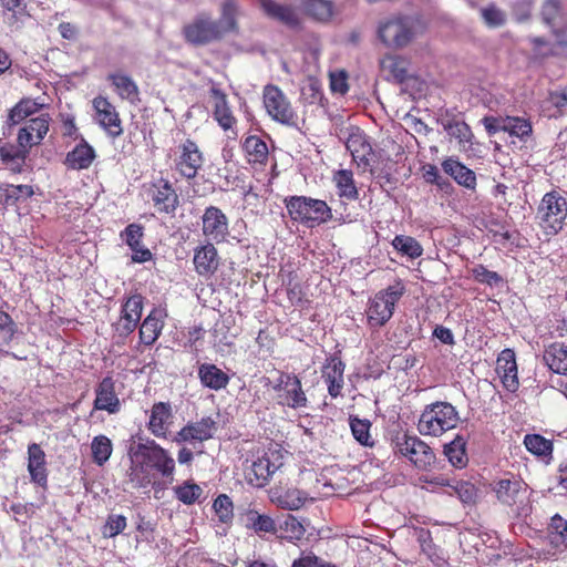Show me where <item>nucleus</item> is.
Returning <instances> with one entry per match:
<instances>
[{"mask_svg":"<svg viewBox=\"0 0 567 567\" xmlns=\"http://www.w3.org/2000/svg\"><path fill=\"white\" fill-rule=\"evenodd\" d=\"M460 422L456 408L450 402L436 401L424 406L416 427L421 435L441 436L453 430Z\"/></svg>","mask_w":567,"mask_h":567,"instance_id":"1","label":"nucleus"},{"mask_svg":"<svg viewBox=\"0 0 567 567\" xmlns=\"http://www.w3.org/2000/svg\"><path fill=\"white\" fill-rule=\"evenodd\" d=\"M284 203L290 218L309 228L332 219V209L324 200L307 196H290L285 198Z\"/></svg>","mask_w":567,"mask_h":567,"instance_id":"2","label":"nucleus"},{"mask_svg":"<svg viewBox=\"0 0 567 567\" xmlns=\"http://www.w3.org/2000/svg\"><path fill=\"white\" fill-rule=\"evenodd\" d=\"M539 228L547 236H556L566 226L567 198L558 190L547 192L537 207Z\"/></svg>","mask_w":567,"mask_h":567,"instance_id":"3","label":"nucleus"},{"mask_svg":"<svg viewBox=\"0 0 567 567\" xmlns=\"http://www.w3.org/2000/svg\"><path fill=\"white\" fill-rule=\"evenodd\" d=\"M394 454L406 457L416 468L429 471L436 461L433 449L416 435L396 432L391 437Z\"/></svg>","mask_w":567,"mask_h":567,"instance_id":"4","label":"nucleus"},{"mask_svg":"<svg viewBox=\"0 0 567 567\" xmlns=\"http://www.w3.org/2000/svg\"><path fill=\"white\" fill-rule=\"evenodd\" d=\"M171 168L186 182L194 181L205 165V156L196 141L185 138L169 154Z\"/></svg>","mask_w":567,"mask_h":567,"instance_id":"5","label":"nucleus"},{"mask_svg":"<svg viewBox=\"0 0 567 567\" xmlns=\"http://www.w3.org/2000/svg\"><path fill=\"white\" fill-rule=\"evenodd\" d=\"M404 293L405 286L401 280L377 292L369 300L365 310L369 327L373 329L383 327L392 318L394 307Z\"/></svg>","mask_w":567,"mask_h":567,"instance_id":"6","label":"nucleus"},{"mask_svg":"<svg viewBox=\"0 0 567 567\" xmlns=\"http://www.w3.org/2000/svg\"><path fill=\"white\" fill-rule=\"evenodd\" d=\"M262 103L272 121L286 126L297 125L298 112L290 99L278 85L267 84L264 86Z\"/></svg>","mask_w":567,"mask_h":567,"instance_id":"7","label":"nucleus"},{"mask_svg":"<svg viewBox=\"0 0 567 567\" xmlns=\"http://www.w3.org/2000/svg\"><path fill=\"white\" fill-rule=\"evenodd\" d=\"M184 40L194 47H204L224 38L223 25L208 13L197 14L182 29Z\"/></svg>","mask_w":567,"mask_h":567,"instance_id":"8","label":"nucleus"},{"mask_svg":"<svg viewBox=\"0 0 567 567\" xmlns=\"http://www.w3.org/2000/svg\"><path fill=\"white\" fill-rule=\"evenodd\" d=\"M276 402L290 409H303L308 406V398L302 389L300 378L292 372L278 371V377L272 384Z\"/></svg>","mask_w":567,"mask_h":567,"instance_id":"9","label":"nucleus"},{"mask_svg":"<svg viewBox=\"0 0 567 567\" xmlns=\"http://www.w3.org/2000/svg\"><path fill=\"white\" fill-rule=\"evenodd\" d=\"M378 35L386 47L402 49L415 37L414 23L406 16L392 17L379 23Z\"/></svg>","mask_w":567,"mask_h":567,"instance_id":"10","label":"nucleus"},{"mask_svg":"<svg viewBox=\"0 0 567 567\" xmlns=\"http://www.w3.org/2000/svg\"><path fill=\"white\" fill-rule=\"evenodd\" d=\"M155 212L162 216L175 217L181 198L173 183L164 177L151 182L146 189Z\"/></svg>","mask_w":567,"mask_h":567,"instance_id":"11","label":"nucleus"},{"mask_svg":"<svg viewBox=\"0 0 567 567\" xmlns=\"http://www.w3.org/2000/svg\"><path fill=\"white\" fill-rule=\"evenodd\" d=\"M136 460L144 461L150 468L157 471L163 477L171 481L174 478L175 461L169 455L168 451L162 447L154 440H148L146 443H138L134 451Z\"/></svg>","mask_w":567,"mask_h":567,"instance_id":"12","label":"nucleus"},{"mask_svg":"<svg viewBox=\"0 0 567 567\" xmlns=\"http://www.w3.org/2000/svg\"><path fill=\"white\" fill-rule=\"evenodd\" d=\"M281 466L280 455L277 452H265L245 470L246 482L254 487H264Z\"/></svg>","mask_w":567,"mask_h":567,"instance_id":"13","label":"nucleus"},{"mask_svg":"<svg viewBox=\"0 0 567 567\" xmlns=\"http://www.w3.org/2000/svg\"><path fill=\"white\" fill-rule=\"evenodd\" d=\"M202 234L207 243L223 244L227 241L230 235L229 219L219 207L210 205L204 209Z\"/></svg>","mask_w":567,"mask_h":567,"instance_id":"14","label":"nucleus"},{"mask_svg":"<svg viewBox=\"0 0 567 567\" xmlns=\"http://www.w3.org/2000/svg\"><path fill=\"white\" fill-rule=\"evenodd\" d=\"M346 147L351 153L353 161L363 172L372 171V162L374 157L373 148L369 142L367 134L357 126L350 128L346 141Z\"/></svg>","mask_w":567,"mask_h":567,"instance_id":"15","label":"nucleus"},{"mask_svg":"<svg viewBox=\"0 0 567 567\" xmlns=\"http://www.w3.org/2000/svg\"><path fill=\"white\" fill-rule=\"evenodd\" d=\"M95 111V121L112 137L123 134L122 120L116 107L107 97L97 95L92 101Z\"/></svg>","mask_w":567,"mask_h":567,"instance_id":"16","label":"nucleus"},{"mask_svg":"<svg viewBox=\"0 0 567 567\" xmlns=\"http://www.w3.org/2000/svg\"><path fill=\"white\" fill-rule=\"evenodd\" d=\"M94 411H105L117 414L121 411V400L115 390V380L111 375L104 377L95 386Z\"/></svg>","mask_w":567,"mask_h":567,"instance_id":"17","label":"nucleus"},{"mask_svg":"<svg viewBox=\"0 0 567 567\" xmlns=\"http://www.w3.org/2000/svg\"><path fill=\"white\" fill-rule=\"evenodd\" d=\"M495 370L504 389L511 393H516L520 383L518 380L516 355L513 349L506 348L501 351L496 360Z\"/></svg>","mask_w":567,"mask_h":567,"instance_id":"18","label":"nucleus"},{"mask_svg":"<svg viewBox=\"0 0 567 567\" xmlns=\"http://www.w3.org/2000/svg\"><path fill=\"white\" fill-rule=\"evenodd\" d=\"M50 120L48 113L31 117L19 130L18 144L24 150H30L32 146L40 144L49 131Z\"/></svg>","mask_w":567,"mask_h":567,"instance_id":"19","label":"nucleus"},{"mask_svg":"<svg viewBox=\"0 0 567 567\" xmlns=\"http://www.w3.org/2000/svg\"><path fill=\"white\" fill-rule=\"evenodd\" d=\"M217 431V423L210 416L202 417L199 421L189 422L183 426L176 435L177 442H187L194 444L196 442H205L213 439Z\"/></svg>","mask_w":567,"mask_h":567,"instance_id":"20","label":"nucleus"},{"mask_svg":"<svg viewBox=\"0 0 567 567\" xmlns=\"http://www.w3.org/2000/svg\"><path fill=\"white\" fill-rule=\"evenodd\" d=\"M344 369L346 364L338 353H333L327 358L322 365V379L327 384L328 393L331 398L341 395L344 385Z\"/></svg>","mask_w":567,"mask_h":567,"instance_id":"21","label":"nucleus"},{"mask_svg":"<svg viewBox=\"0 0 567 567\" xmlns=\"http://www.w3.org/2000/svg\"><path fill=\"white\" fill-rule=\"evenodd\" d=\"M209 97L214 120L224 131L231 130L236 125L237 120L229 105L227 94L214 84L209 89Z\"/></svg>","mask_w":567,"mask_h":567,"instance_id":"22","label":"nucleus"},{"mask_svg":"<svg viewBox=\"0 0 567 567\" xmlns=\"http://www.w3.org/2000/svg\"><path fill=\"white\" fill-rule=\"evenodd\" d=\"M193 264L198 276L210 278L219 267V255L214 243H206L196 247Z\"/></svg>","mask_w":567,"mask_h":567,"instance_id":"23","label":"nucleus"},{"mask_svg":"<svg viewBox=\"0 0 567 567\" xmlns=\"http://www.w3.org/2000/svg\"><path fill=\"white\" fill-rule=\"evenodd\" d=\"M244 157L254 169L262 171L269 161V148L267 143L257 135H248L241 142Z\"/></svg>","mask_w":567,"mask_h":567,"instance_id":"24","label":"nucleus"},{"mask_svg":"<svg viewBox=\"0 0 567 567\" xmlns=\"http://www.w3.org/2000/svg\"><path fill=\"white\" fill-rule=\"evenodd\" d=\"M173 419L172 404L169 402H156L151 409L147 430L156 437L166 439Z\"/></svg>","mask_w":567,"mask_h":567,"instance_id":"25","label":"nucleus"},{"mask_svg":"<svg viewBox=\"0 0 567 567\" xmlns=\"http://www.w3.org/2000/svg\"><path fill=\"white\" fill-rule=\"evenodd\" d=\"M269 498L272 504L282 509L297 511L301 508L308 499L306 492L296 487L275 485L269 491Z\"/></svg>","mask_w":567,"mask_h":567,"instance_id":"26","label":"nucleus"},{"mask_svg":"<svg viewBox=\"0 0 567 567\" xmlns=\"http://www.w3.org/2000/svg\"><path fill=\"white\" fill-rule=\"evenodd\" d=\"M258 2L268 18L290 29L300 27L299 14L292 6L279 3L276 0H258Z\"/></svg>","mask_w":567,"mask_h":567,"instance_id":"27","label":"nucleus"},{"mask_svg":"<svg viewBox=\"0 0 567 567\" xmlns=\"http://www.w3.org/2000/svg\"><path fill=\"white\" fill-rule=\"evenodd\" d=\"M28 472L32 483L44 489L48 487L45 453L37 443H31L28 446Z\"/></svg>","mask_w":567,"mask_h":567,"instance_id":"28","label":"nucleus"},{"mask_svg":"<svg viewBox=\"0 0 567 567\" xmlns=\"http://www.w3.org/2000/svg\"><path fill=\"white\" fill-rule=\"evenodd\" d=\"M543 360L553 373L567 377V344L565 342L555 341L546 346Z\"/></svg>","mask_w":567,"mask_h":567,"instance_id":"29","label":"nucleus"},{"mask_svg":"<svg viewBox=\"0 0 567 567\" xmlns=\"http://www.w3.org/2000/svg\"><path fill=\"white\" fill-rule=\"evenodd\" d=\"M95 157L94 148L82 138L81 142L66 154L64 165L69 169L82 171L89 168Z\"/></svg>","mask_w":567,"mask_h":567,"instance_id":"30","label":"nucleus"},{"mask_svg":"<svg viewBox=\"0 0 567 567\" xmlns=\"http://www.w3.org/2000/svg\"><path fill=\"white\" fill-rule=\"evenodd\" d=\"M524 482L518 478H501L493 485L497 499L508 506L516 504L518 495L525 492Z\"/></svg>","mask_w":567,"mask_h":567,"instance_id":"31","label":"nucleus"},{"mask_svg":"<svg viewBox=\"0 0 567 567\" xmlns=\"http://www.w3.org/2000/svg\"><path fill=\"white\" fill-rule=\"evenodd\" d=\"M200 383L210 390L219 391L229 383V375L213 363H203L198 368Z\"/></svg>","mask_w":567,"mask_h":567,"instance_id":"32","label":"nucleus"},{"mask_svg":"<svg viewBox=\"0 0 567 567\" xmlns=\"http://www.w3.org/2000/svg\"><path fill=\"white\" fill-rule=\"evenodd\" d=\"M443 171L450 175L458 185L470 189L476 186L475 173L454 158H447L442 163Z\"/></svg>","mask_w":567,"mask_h":567,"instance_id":"33","label":"nucleus"},{"mask_svg":"<svg viewBox=\"0 0 567 567\" xmlns=\"http://www.w3.org/2000/svg\"><path fill=\"white\" fill-rule=\"evenodd\" d=\"M164 322L162 313L157 309H153L143 320L140 327V341L145 346H152L159 338Z\"/></svg>","mask_w":567,"mask_h":567,"instance_id":"34","label":"nucleus"},{"mask_svg":"<svg viewBox=\"0 0 567 567\" xmlns=\"http://www.w3.org/2000/svg\"><path fill=\"white\" fill-rule=\"evenodd\" d=\"M107 80L122 100H127L133 104L140 101L138 86L131 76L122 73H111L107 75Z\"/></svg>","mask_w":567,"mask_h":567,"instance_id":"35","label":"nucleus"},{"mask_svg":"<svg viewBox=\"0 0 567 567\" xmlns=\"http://www.w3.org/2000/svg\"><path fill=\"white\" fill-rule=\"evenodd\" d=\"M303 13L318 22H328L334 14V4L331 0H301Z\"/></svg>","mask_w":567,"mask_h":567,"instance_id":"36","label":"nucleus"},{"mask_svg":"<svg viewBox=\"0 0 567 567\" xmlns=\"http://www.w3.org/2000/svg\"><path fill=\"white\" fill-rule=\"evenodd\" d=\"M410 62L395 54H386L380 62L383 72H386L398 83H404L409 76L408 69Z\"/></svg>","mask_w":567,"mask_h":567,"instance_id":"37","label":"nucleus"},{"mask_svg":"<svg viewBox=\"0 0 567 567\" xmlns=\"http://www.w3.org/2000/svg\"><path fill=\"white\" fill-rule=\"evenodd\" d=\"M127 475L128 482L132 484L133 488L140 489L150 485H156V482H153V475L150 472V467L144 464V461L136 460L134 452L132 453V464Z\"/></svg>","mask_w":567,"mask_h":567,"instance_id":"38","label":"nucleus"},{"mask_svg":"<svg viewBox=\"0 0 567 567\" xmlns=\"http://www.w3.org/2000/svg\"><path fill=\"white\" fill-rule=\"evenodd\" d=\"M29 150L13 144H6L0 147V161L11 172L20 173Z\"/></svg>","mask_w":567,"mask_h":567,"instance_id":"39","label":"nucleus"},{"mask_svg":"<svg viewBox=\"0 0 567 567\" xmlns=\"http://www.w3.org/2000/svg\"><path fill=\"white\" fill-rule=\"evenodd\" d=\"M332 179L338 189L339 197L350 202L359 198V190L353 178V173L350 169H339L334 172Z\"/></svg>","mask_w":567,"mask_h":567,"instance_id":"40","label":"nucleus"},{"mask_svg":"<svg viewBox=\"0 0 567 567\" xmlns=\"http://www.w3.org/2000/svg\"><path fill=\"white\" fill-rule=\"evenodd\" d=\"M40 106L41 105L32 99L20 100L9 111L7 120L8 127L11 128L12 126L18 125L19 123L24 121L27 117L35 114L39 111Z\"/></svg>","mask_w":567,"mask_h":567,"instance_id":"41","label":"nucleus"},{"mask_svg":"<svg viewBox=\"0 0 567 567\" xmlns=\"http://www.w3.org/2000/svg\"><path fill=\"white\" fill-rule=\"evenodd\" d=\"M284 286L290 306L302 307L306 302H308L307 293L296 272L290 271L287 275V279L284 280Z\"/></svg>","mask_w":567,"mask_h":567,"instance_id":"42","label":"nucleus"},{"mask_svg":"<svg viewBox=\"0 0 567 567\" xmlns=\"http://www.w3.org/2000/svg\"><path fill=\"white\" fill-rule=\"evenodd\" d=\"M391 245L402 256H408L411 259H416L422 256V245L411 236L396 235Z\"/></svg>","mask_w":567,"mask_h":567,"instance_id":"43","label":"nucleus"},{"mask_svg":"<svg viewBox=\"0 0 567 567\" xmlns=\"http://www.w3.org/2000/svg\"><path fill=\"white\" fill-rule=\"evenodd\" d=\"M526 450L538 457H550L553 453V441L540 434H526L524 437Z\"/></svg>","mask_w":567,"mask_h":567,"instance_id":"44","label":"nucleus"},{"mask_svg":"<svg viewBox=\"0 0 567 567\" xmlns=\"http://www.w3.org/2000/svg\"><path fill=\"white\" fill-rule=\"evenodd\" d=\"M444 454L455 468H463L467 465L465 442L460 436L444 446Z\"/></svg>","mask_w":567,"mask_h":567,"instance_id":"45","label":"nucleus"},{"mask_svg":"<svg viewBox=\"0 0 567 567\" xmlns=\"http://www.w3.org/2000/svg\"><path fill=\"white\" fill-rule=\"evenodd\" d=\"M91 452L93 462L100 466L104 465L113 452L112 441L103 434L93 437Z\"/></svg>","mask_w":567,"mask_h":567,"instance_id":"46","label":"nucleus"},{"mask_svg":"<svg viewBox=\"0 0 567 567\" xmlns=\"http://www.w3.org/2000/svg\"><path fill=\"white\" fill-rule=\"evenodd\" d=\"M350 429L353 437L363 446L372 447L374 441L370 434L372 423L368 419H360L358 416H350Z\"/></svg>","mask_w":567,"mask_h":567,"instance_id":"47","label":"nucleus"},{"mask_svg":"<svg viewBox=\"0 0 567 567\" xmlns=\"http://www.w3.org/2000/svg\"><path fill=\"white\" fill-rule=\"evenodd\" d=\"M238 6L236 0H224L221 3L220 19L216 20L223 25L224 35L229 32H235L237 25Z\"/></svg>","mask_w":567,"mask_h":567,"instance_id":"48","label":"nucleus"},{"mask_svg":"<svg viewBox=\"0 0 567 567\" xmlns=\"http://www.w3.org/2000/svg\"><path fill=\"white\" fill-rule=\"evenodd\" d=\"M175 497L185 505H193L203 494V488L193 481H185L173 488Z\"/></svg>","mask_w":567,"mask_h":567,"instance_id":"49","label":"nucleus"},{"mask_svg":"<svg viewBox=\"0 0 567 567\" xmlns=\"http://www.w3.org/2000/svg\"><path fill=\"white\" fill-rule=\"evenodd\" d=\"M505 132L511 136L525 141L533 133V126L528 118L519 116H506Z\"/></svg>","mask_w":567,"mask_h":567,"instance_id":"50","label":"nucleus"},{"mask_svg":"<svg viewBox=\"0 0 567 567\" xmlns=\"http://www.w3.org/2000/svg\"><path fill=\"white\" fill-rule=\"evenodd\" d=\"M144 307V297L140 293L130 296L122 305L121 317L125 320H133L138 323Z\"/></svg>","mask_w":567,"mask_h":567,"instance_id":"51","label":"nucleus"},{"mask_svg":"<svg viewBox=\"0 0 567 567\" xmlns=\"http://www.w3.org/2000/svg\"><path fill=\"white\" fill-rule=\"evenodd\" d=\"M7 194H4V207L14 206L33 196L34 190L31 185H12L6 183Z\"/></svg>","mask_w":567,"mask_h":567,"instance_id":"52","label":"nucleus"},{"mask_svg":"<svg viewBox=\"0 0 567 567\" xmlns=\"http://www.w3.org/2000/svg\"><path fill=\"white\" fill-rule=\"evenodd\" d=\"M547 110H554L550 116H560L567 109V85L548 92L545 100Z\"/></svg>","mask_w":567,"mask_h":567,"instance_id":"53","label":"nucleus"},{"mask_svg":"<svg viewBox=\"0 0 567 567\" xmlns=\"http://www.w3.org/2000/svg\"><path fill=\"white\" fill-rule=\"evenodd\" d=\"M550 543L555 546L567 545V520L559 514L551 517L548 526Z\"/></svg>","mask_w":567,"mask_h":567,"instance_id":"54","label":"nucleus"},{"mask_svg":"<svg viewBox=\"0 0 567 567\" xmlns=\"http://www.w3.org/2000/svg\"><path fill=\"white\" fill-rule=\"evenodd\" d=\"M279 530L284 538L290 540H300L306 529L303 525L293 515L288 514L285 519L279 524Z\"/></svg>","mask_w":567,"mask_h":567,"instance_id":"55","label":"nucleus"},{"mask_svg":"<svg viewBox=\"0 0 567 567\" xmlns=\"http://www.w3.org/2000/svg\"><path fill=\"white\" fill-rule=\"evenodd\" d=\"M213 508L219 522L228 524L234 518V503L227 494H219L214 503Z\"/></svg>","mask_w":567,"mask_h":567,"instance_id":"56","label":"nucleus"},{"mask_svg":"<svg viewBox=\"0 0 567 567\" xmlns=\"http://www.w3.org/2000/svg\"><path fill=\"white\" fill-rule=\"evenodd\" d=\"M248 526L257 533H276V522L268 515L250 511L248 514Z\"/></svg>","mask_w":567,"mask_h":567,"instance_id":"57","label":"nucleus"},{"mask_svg":"<svg viewBox=\"0 0 567 567\" xmlns=\"http://www.w3.org/2000/svg\"><path fill=\"white\" fill-rule=\"evenodd\" d=\"M471 272L475 281L491 287L498 286L504 281L503 277L498 272L488 270L484 265L481 264L473 267Z\"/></svg>","mask_w":567,"mask_h":567,"instance_id":"58","label":"nucleus"},{"mask_svg":"<svg viewBox=\"0 0 567 567\" xmlns=\"http://www.w3.org/2000/svg\"><path fill=\"white\" fill-rule=\"evenodd\" d=\"M481 17L488 28H499L506 22V14L494 3L481 9Z\"/></svg>","mask_w":567,"mask_h":567,"instance_id":"59","label":"nucleus"},{"mask_svg":"<svg viewBox=\"0 0 567 567\" xmlns=\"http://www.w3.org/2000/svg\"><path fill=\"white\" fill-rule=\"evenodd\" d=\"M144 237V227L141 224L132 223L121 233V238L131 248L135 249L142 245Z\"/></svg>","mask_w":567,"mask_h":567,"instance_id":"60","label":"nucleus"},{"mask_svg":"<svg viewBox=\"0 0 567 567\" xmlns=\"http://www.w3.org/2000/svg\"><path fill=\"white\" fill-rule=\"evenodd\" d=\"M451 487L454 489L455 494L458 496L461 502L465 504H471L475 502L477 496V489L473 483L466 481L452 480Z\"/></svg>","mask_w":567,"mask_h":567,"instance_id":"61","label":"nucleus"},{"mask_svg":"<svg viewBox=\"0 0 567 567\" xmlns=\"http://www.w3.org/2000/svg\"><path fill=\"white\" fill-rule=\"evenodd\" d=\"M126 517L124 515L111 514L107 516L102 534L104 537L112 538L121 534L126 528Z\"/></svg>","mask_w":567,"mask_h":567,"instance_id":"62","label":"nucleus"},{"mask_svg":"<svg viewBox=\"0 0 567 567\" xmlns=\"http://www.w3.org/2000/svg\"><path fill=\"white\" fill-rule=\"evenodd\" d=\"M17 331V326L9 313L0 311V346L11 342Z\"/></svg>","mask_w":567,"mask_h":567,"instance_id":"63","label":"nucleus"},{"mask_svg":"<svg viewBox=\"0 0 567 567\" xmlns=\"http://www.w3.org/2000/svg\"><path fill=\"white\" fill-rule=\"evenodd\" d=\"M291 567H336L332 563L324 561L312 553L295 559Z\"/></svg>","mask_w":567,"mask_h":567,"instance_id":"64","label":"nucleus"}]
</instances>
